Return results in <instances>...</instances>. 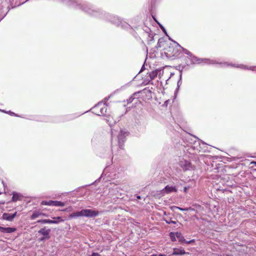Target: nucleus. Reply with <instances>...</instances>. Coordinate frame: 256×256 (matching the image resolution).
I'll use <instances>...</instances> for the list:
<instances>
[{
    "mask_svg": "<svg viewBox=\"0 0 256 256\" xmlns=\"http://www.w3.org/2000/svg\"><path fill=\"white\" fill-rule=\"evenodd\" d=\"M180 166L184 171L190 170L193 168L190 162L185 160H182L180 161Z\"/></svg>",
    "mask_w": 256,
    "mask_h": 256,
    "instance_id": "nucleus-8",
    "label": "nucleus"
},
{
    "mask_svg": "<svg viewBox=\"0 0 256 256\" xmlns=\"http://www.w3.org/2000/svg\"><path fill=\"white\" fill-rule=\"evenodd\" d=\"M65 205L64 203L60 201H54L52 206H64Z\"/></svg>",
    "mask_w": 256,
    "mask_h": 256,
    "instance_id": "nucleus-19",
    "label": "nucleus"
},
{
    "mask_svg": "<svg viewBox=\"0 0 256 256\" xmlns=\"http://www.w3.org/2000/svg\"><path fill=\"white\" fill-rule=\"evenodd\" d=\"M176 235L177 238L180 237V234L178 232H176Z\"/></svg>",
    "mask_w": 256,
    "mask_h": 256,
    "instance_id": "nucleus-33",
    "label": "nucleus"
},
{
    "mask_svg": "<svg viewBox=\"0 0 256 256\" xmlns=\"http://www.w3.org/2000/svg\"><path fill=\"white\" fill-rule=\"evenodd\" d=\"M158 72V70H153L150 72L148 76H150V80H149V82L154 80L157 76Z\"/></svg>",
    "mask_w": 256,
    "mask_h": 256,
    "instance_id": "nucleus-15",
    "label": "nucleus"
},
{
    "mask_svg": "<svg viewBox=\"0 0 256 256\" xmlns=\"http://www.w3.org/2000/svg\"><path fill=\"white\" fill-rule=\"evenodd\" d=\"M16 229L14 228H4L0 226V232L3 233L10 234L16 232Z\"/></svg>",
    "mask_w": 256,
    "mask_h": 256,
    "instance_id": "nucleus-10",
    "label": "nucleus"
},
{
    "mask_svg": "<svg viewBox=\"0 0 256 256\" xmlns=\"http://www.w3.org/2000/svg\"><path fill=\"white\" fill-rule=\"evenodd\" d=\"M82 216V211L81 210L80 211L74 212L70 214V218H76Z\"/></svg>",
    "mask_w": 256,
    "mask_h": 256,
    "instance_id": "nucleus-16",
    "label": "nucleus"
},
{
    "mask_svg": "<svg viewBox=\"0 0 256 256\" xmlns=\"http://www.w3.org/2000/svg\"><path fill=\"white\" fill-rule=\"evenodd\" d=\"M82 216L87 218H94L98 216L99 212L98 211L92 209H82Z\"/></svg>",
    "mask_w": 256,
    "mask_h": 256,
    "instance_id": "nucleus-7",
    "label": "nucleus"
},
{
    "mask_svg": "<svg viewBox=\"0 0 256 256\" xmlns=\"http://www.w3.org/2000/svg\"><path fill=\"white\" fill-rule=\"evenodd\" d=\"M2 193L0 192V194H1Z\"/></svg>",
    "mask_w": 256,
    "mask_h": 256,
    "instance_id": "nucleus-40",
    "label": "nucleus"
},
{
    "mask_svg": "<svg viewBox=\"0 0 256 256\" xmlns=\"http://www.w3.org/2000/svg\"><path fill=\"white\" fill-rule=\"evenodd\" d=\"M134 99V98H130L129 99V101H130V102H132V100Z\"/></svg>",
    "mask_w": 256,
    "mask_h": 256,
    "instance_id": "nucleus-35",
    "label": "nucleus"
},
{
    "mask_svg": "<svg viewBox=\"0 0 256 256\" xmlns=\"http://www.w3.org/2000/svg\"><path fill=\"white\" fill-rule=\"evenodd\" d=\"M112 142H114V140H118L119 148L122 149V146L125 141L126 137L127 136V132L126 130H120L119 132L114 129H112Z\"/></svg>",
    "mask_w": 256,
    "mask_h": 256,
    "instance_id": "nucleus-3",
    "label": "nucleus"
},
{
    "mask_svg": "<svg viewBox=\"0 0 256 256\" xmlns=\"http://www.w3.org/2000/svg\"><path fill=\"white\" fill-rule=\"evenodd\" d=\"M166 256V255H165V254H158V255H156V254H152V255H151V256Z\"/></svg>",
    "mask_w": 256,
    "mask_h": 256,
    "instance_id": "nucleus-31",
    "label": "nucleus"
},
{
    "mask_svg": "<svg viewBox=\"0 0 256 256\" xmlns=\"http://www.w3.org/2000/svg\"><path fill=\"white\" fill-rule=\"evenodd\" d=\"M226 256H232L231 255H226Z\"/></svg>",
    "mask_w": 256,
    "mask_h": 256,
    "instance_id": "nucleus-39",
    "label": "nucleus"
},
{
    "mask_svg": "<svg viewBox=\"0 0 256 256\" xmlns=\"http://www.w3.org/2000/svg\"><path fill=\"white\" fill-rule=\"evenodd\" d=\"M136 198H137V199H138V200H140V198H141L140 196H136Z\"/></svg>",
    "mask_w": 256,
    "mask_h": 256,
    "instance_id": "nucleus-36",
    "label": "nucleus"
},
{
    "mask_svg": "<svg viewBox=\"0 0 256 256\" xmlns=\"http://www.w3.org/2000/svg\"><path fill=\"white\" fill-rule=\"evenodd\" d=\"M16 214H17L16 212H15L13 214H10L5 212V213L3 214L2 216V218L3 220H8L9 222H12L14 220V218L16 216Z\"/></svg>",
    "mask_w": 256,
    "mask_h": 256,
    "instance_id": "nucleus-9",
    "label": "nucleus"
},
{
    "mask_svg": "<svg viewBox=\"0 0 256 256\" xmlns=\"http://www.w3.org/2000/svg\"><path fill=\"white\" fill-rule=\"evenodd\" d=\"M160 28H162L164 31V32H166V30H165L164 28V26H163L162 25H160Z\"/></svg>",
    "mask_w": 256,
    "mask_h": 256,
    "instance_id": "nucleus-32",
    "label": "nucleus"
},
{
    "mask_svg": "<svg viewBox=\"0 0 256 256\" xmlns=\"http://www.w3.org/2000/svg\"><path fill=\"white\" fill-rule=\"evenodd\" d=\"M198 145H200V140H198Z\"/></svg>",
    "mask_w": 256,
    "mask_h": 256,
    "instance_id": "nucleus-38",
    "label": "nucleus"
},
{
    "mask_svg": "<svg viewBox=\"0 0 256 256\" xmlns=\"http://www.w3.org/2000/svg\"><path fill=\"white\" fill-rule=\"evenodd\" d=\"M255 163H256V162H255Z\"/></svg>",
    "mask_w": 256,
    "mask_h": 256,
    "instance_id": "nucleus-41",
    "label": "nucleus"
},
{
    "mask_svg": "<svg viewBox=\"0 0 256 256\" xmlns=\"http://www.w3.org/2000/svg\"><path fill=\"white\" fill-rule=\"evenodd\" d=\"M50 229H45L44 228H41L40 230H38V232L39 234H42L44 236H45L46 238H47V239L50 238Z\"/></svg>",
    "mask_w": 256,
    "mask_h": 256,
    "instance_id": "nucleus-12",
    "label": "nucleus"
},
{
    "mask_svg": "<svg viewBox=\"0 0 256 256\" xmlns=\"http://www.w3.org/2000/svg\"><path fill=\"white\" fill-rule=\"evenodd\" d=\"M41 216H46V214H44L42 213V214Z\"/></svg>",
    "mask_w": 256,
    "mask_h": 256,
    "instance_id": "nucleus-37",
    "label": "nucleus"
},
{
    "mask_svg": "<svg viewBox=\"0 0 256 256\" xmlns=\"http://www.w3.org/2000/svg\"><path fill=\"white\" fill-rule=\"evenodd\" d=\"M48 220H38L37 221V222L38 223H42V224H47Z\"/></svg>",
    "mask_w": 256,
    "mask_h": 256,
    "instance_id": "nucleus-26",
    "label": "nucleus"
},
{
    "mask_svg": "<svg viewBox=\"0 0 256 256\" xmlns=\"http://www.w3.org/2000/svg\"><path fill=\"white\" fill-rule=\"evenodd\" d=\"M45 240H48L47 238H46L45 236H43L39 238V240L40 242L44 241Z\"/></svg>",
    "mask_w": 256,
    "mask_h": 256,
    "instance_id": "nucleus-29",
    "label": "nucleus"
},
{
    "mask_svg": "<svg viewBox=\"0 0 256 256\" xmlns=\"http://www.w3.org/2000/svg\"><path fill=\"white\" fill-rule=\"evenodd\" d=\"M0 111H2V112H6V113H8V114H10V115H12V116L14 115V116H16V115L14 112H10V111H9L8 112H6V111H4V110H0Z\"/></svg>",
    "mask_w": 256,
    "mask_h": 256,
    "instance_id": "nucleus-27",
    "label": "nucleus"
},
{
    "mask_svg": "<svg viewBox=\"0 0 256 256\" xmlns=\"http://www.w3.org/2000/svg\"><path fill=\"white\" fill-rule=\"evenodd\" d=\"M90 256H101L98 252H93Z\"/></svg>",
    "mask_w": 256,
    "mask_h": 256,
    "instance_id": "nucleus-28",
    "label": "nucleus"
},
{
    "mask_svg": "<svg viewBox=\"0 0 256 256\" xmlns=\"http://www.w3.org/2000/svg\"><path fill=\"white\" fill-rule=\"evenodd\" d=\"M84 7L82 8V10L88 14L108 21L126 30L131 28V26L122 20L117 16H115L108 13H106L100 10H96L92 6L86 2L85 4H84Z\"/></svg>",
    "mask_w": 256,
    "mask_h": 256,
    "instance_id": "nucleus-2",
    "label": "nucleus"
},
{
    "mask_svg": "<svg viewBox=\"0 0 256 256\" xmlns=\"http://www.w3.org/2000/svg\"><path fill=\"white\" fill-rule=\"evenodd\" d=\"M53 200L45 201L43 200L41 202V204L46 206H52Z\"/></svg>",
    "mask_w": 256,
    "mask_h": 256,
    "instance_id": "nucleus-20",
    "label": "nucleus"
},
{
    "mask_svg": "<svg viewBox=\"0 0 256 256\" xmlns=\"http://www.w3.org/2000/svg\"><path fill=\"white\" fill-rule=\"evenodd\" d=\"M144 30L146 33L148 34V36L150 38H152L153 37V34L150 33V32H151L150 30L148 28H146V29H144Z\"/></svg>",
    "mask_w": 256,
    "mask_h": 256,
    "instance_id": "nucleus-21",
    "label": "nucleus"
},
{
    "mask_svg": "<svg viewBox=\"0 0 256 256\" xmlns=\"http://www.w3.org/2000/svg\"><path fill=\"white\" fill-rule=\"evenodd\" d=\"M220 67L222 68H225L228 67V66H232L235 68H240L241 69L244 70H250L252 71H256V66H248L246 65H244L242 64H228V62H220Z\"/></svg>",
    "mask_w": 256,
    "mask_h": 256,
    "instance_id": "nucleus-6",
    "label": "nucleus"
},
{
    "mask_svg": "<svg viewBox=\"0 0 256 256\" xmlns=\"http://www.w3.org/2000/svg\"><path fill=\"white\" fill-rule=\"evenodd\" d=\"M177 190L176 186H166L164 189L162 190V193L164 194H168L170 192H176Z\"/></svg>",
    "mask_w": 256,
    "mask_h": 256,
    "instance_id": "nucleus-11",
    "label": "nucleus"
},
{
    "mask_svg": "<svg viewBox=\"0 0 256 256\" xmlns=\"http://www.w3.org/2000/svg\"><path fill=\"white\" fill-rule=\"evenodd\" d=\"M92 110L96 115L104 114L106 112V106L104 103L99 102L92 108Z\"/></svg>",
    "mask_w": 256,
    "mask_h": 256,
    "instance_id": "nucleus-5",
    "label": "nucleus"
},
{
    "mask_svg": "<svg viewBox=\"0 0 256 256\" xmlns=\"http://www.w3.org/2000/svg\"><path fill=\"white\" fill-rule=\"evenodd\" d=\"M164 220L168 224H176V222L172 220Z\"/></svg>",
    "mask_w": 256,
    "mask_h": 256,
    "instance_id": "nucleus-24",
    "label": "nucleus"
},
{
    "mask_svg": "<svg viewBox=\"0 0 256 256\" xmlns=\"http://www.w3.org/2000/svg\"><path fill=\"white\" fill-rule=\"evenodd\" d=\"M54 219V220H56V221H58V223L60 222H62L63 221V220L62 219V218L60 216H58V217H54L53 218Z\"/></svg>",
    "mask_w": 256,
    "mask_h": 256,
    "instance_id": "nucleus-23",
    "label": "nucleus"
},
{
    "mask_svg": "<svg viewBox=\"0 0 256 256\" xmlns=\"http://www.w3.org/2000/svg\"><path fill=\"white\" fill-rule=\"evenodd\" d=\"M66 4L74 7L77 9H80L82 10L84 6V4H86V2L82 1V0H60Z\"/></svg>",
    "mask_w": 256,
    "mask_h": 256,
    "instance_id": "nucleus-4",
    "label": "nucleus"
},
{
    "mask_svg": "<svg viewBox=\"0 0 256 256\" xmlns=\"http://www.w3.org/2000/svg\"><path fill=\"white\" fill-rule=\"evenodd\" d=\"M176 208L177 209H179L180 210H182V211H185V210H188L187 208H180L177 207V206H176Z\"/></svg>",
    "mask_w": 256,
    "mask_h": 256,
    "instance_id": "nucleus-30",
    "label": "nucleus"
},
{
    "mask_svg": "<svg viewBox=\"0 0 256 256\" xmlns=\"http://www.w3.org/2000/svg\"><path fill=\"white\" fill-rule=\"evenodd\" d=\"M179 241L180 242H186V244H190L192 242H193L194 240H190V241H186L185 240V239H184V238H181L179 239Z\"/></svg>",
    "mask_w": 256,
    "mask_h": 256,
    "instance_id": "nucleus-22",
    "label": "nucleus"
},
{
    "mask_svg": "<svg viewBox=\"0 0 256 256\" xmlns=\"http://www.w3.org/2000/svg\"><path fill=\"white\" fill-rule=\"evenodd\" d=\"M176 44L177 45L176 46H174V44H168L166 42L164 41L162 38L159 39L158 42V47H164V48L161 53L162 56H165L166 58L170 59H175L176 58L181 57V56H179L180 54V51L182 50V53L186 55V56H184L185 62L188 66L196 62L200 63L202 62L212 64H220V63L214 60L198 58L193 56L190 51L182 48L176 42Z\"/></svg>",
    "mask_w": 256,
    "mask_h": 256,
    "instance_id": "nucleus-1",
    "label": "nucleus"
},
{
    "mask_svg": "<svg viewBox=\"0 0 256 256\" xmlns=\"http://www.w3.org/2000/svg\"><path fill=\"white\" fill-rule=\"evenodd\" d=\"M105 117V120L110 126H112L116 122V120H114L110 116H106Z\"/></svg>",
    "mask_w": 256,
    "mask_h": 256,
    "instance_id": "nucleus-13",
    "label": "nucleus"
},
{
    "mask_svg": "<svg viewBox=\"0 0 256 256\" xmlns=\"http://www.w3.org/2000/svg\"><path fill=\"white\" fill-rule=\"evenodd\" d=\"M186 253L185 250L184 248H174L173 254L175 255H183Z\"/></svg>",
    "mask_w": 256,
    "mask_h": 256,
    "instance_id": "nucleus-14",
    "label": "nucleus"
},
{
    "mask_svg": "<svg viewBox=\"0 0 256 256\" xmlns=\"http://www.w3.org/2000/svg\"><path fill=\"white\" fill-rule=\"evenodd\" d=\"M20 195V194L17 193L16 192H14L12 193V202H16L19 200Z\"/></svg>",
    "mask_w": 256,
    "mask_h": 256,
    "instance_id": "nucleus-18",
    "label": "nucleus"
},
{
    "mask_svg": "<svg viewBox=\"0 0 256 256\" xmlns=\"http://www.w3.org/2000/svg\"><path fill=\"white\" fill-rule=\"evenodd\" d=\"M42 214V212L38 211H34L33 212L32 215L30 216L31 220H34L36 218L39 217Z\"/></svg>",
    "mask_w": 256,
    "mask_h": 256,
    "instance_id": "nucleus-17",
    "label": "nucleus"
},
{
    "mask_svg": "<svg viewBox=\"0 0 256 256\" xmlns=\"http://www.w3.org/2000/svg\"><path fill=\"white\" fill-rule=\"evenodd\" d=\"M187 190H188V188L187 187H184V192H186Z\"/></svg>",
    "mask_w": 256,
    "mask_h": 256,
    "instance_id": "nucleus-34",
    "label": "nucleus"
},
{
    "mask_svg": "<svg viewBox=\"0 0 256 256\" xmlns=\"http://www.w3.org/2000/svg\"><path fill=\"white\" fill-rule=\"evenodd\" d=\"M58 221L51 220H48V221H47V224H58Z\"/></svg>",
    "mask_w": 256,
    "mask_h": 256,
    "instance_id": "nucleus-25",
    "label": "nucleus"
}]
</instances>
